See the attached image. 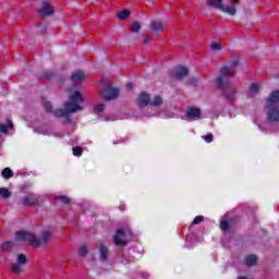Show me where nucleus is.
<instances>
[{"mask_svg": "<svg viewBox=\"0 0 279 279\" xmlns=\"http://www.w3.org/2000/svg\"><path fill=\"white\" fill-rule=\"evenodd\" d=\"M236 64H239V59L232 60V63L230 64V66L228 65L222 66L220 69L219 75L215 80L218 88H220L221 90H225L223 95L226 99H228L229 101H232V99L236 97V89H234V87L230 85V78L232 77V75H234V71H232V69H234Z\"/></svg>", "mask_w": 279, "mask_h": 279, "instance_id": "obj_1", "label": "nucleus"}, {"mask_svg": "<svg viewBox=\"0 0 279 279\" xmlns=\"http://www.w3.org/2000/svg\"><path fill=\"white\" fill-rule=\"evenodd\" d=\"M82 104H84L82 94L80 92H73L70 95L69 101L64 104V109H57L53 114L57 118L64 117V123L69 124L71 123V117H69V114L84 110Z\"/></svg>", "mask_w": 279, "mask_h": 279, "instance_id": "obj_2", "label": "nucleus"}, {"mask_svg": "<svg viewBox=\"0 0 279 279\" xmlns=\"http://www.w3.org/2000/svg\"><path fill=\"white\" fill-rule=\"evenodd\" d=\"M16 241H28L31 247H43L51 241V232L44 231L40 238H37L32 232L28 231H17L15 233Z\"/></svg>", "mask_w": 279, "mask_h": 279, "instance_id": "obj_3", "label": "nucleus"}, {"mask_svg": "<svg viewBox=\"0 0 279 279\" xmlns=\"http://www.w3.org/2000/svg\"><path fill=\"white\" fill-rule=\"evenodd\" d=\"M265 109L268 123H279V90H274L269 95Z\"/></svg>", "mask_w": 279, "mask_h": 279, "instance_id": "obj_4", "label": "nucleus"}, {"mask_svg": "<svg viewBox=\"0 0 279 279\" xmlns=\"http://www.w3.org/2000/svg\"><path fill=\"white\" fill-rule=\"evenodd\" d=\"M136 104L140 108H146V106L158 107L162 106V97L160 96H151L145 92H142L136 100Z\"/></svg>", "mask_w": 279, "mask_h": 279, "instance_id": "obj_5", "label": "nucleus"}, {"mask_svg": "<svg viewBox=\"0 0 279 279\" xmlns=\"http://www.w3.org/2000/svg\"><path fill=\"white\" fill-rule=\"evenodd\" d=\"M202 117V110L196 107H189L186 109L185 116L182 117L183 121H197Z\"/></svg>", "mask_w": 279, "mask_h": 279, "instance_id": "obj_6", "label": "nucleus"}, {"mask_svg": "<svg viewBox=\"0 0 279 279\" xmlns=\"http://www.w3.org/2000/svg\"><path fill=\"white\" fill-rule=\"evenodd\" d=\"M101 96L106 101H111L112 99H117V97H119V88L107 87L102 90Z\"/></svg>", "mask_w": 279, "mask_h": 279, "instance_id": "obj_7", "label": "nucleus"}, {"mask_svg": "<svg viewBox=\"0 0 279 279\" xmlns=\"http://www.w3.org/2000/svg\"><path fill=\"white\" fill-rule=\"evenodd\" d=\"M189 75V69L182 65H178L172 69L171 76L177 80H182V77H186Z\"/></svg>", "mask_w": 279, "mask_h": 279, "instance_id": "obj_8", "label": "nucleus"}, {"mask_svg": "<svg viewBox=\"0 0 279 279\" xmlns=\"http://www.w3.org/2000/svg\"><path fill=\"white\" fill-rule=\"evenodd\" d=\"M113 241L116 245L125 247V245H128V242L125 241V231H123V229H118L113 236Z\"/></svg>", "mask_w": 279, "mask_h": 279, "instance_id": "obj_9", "label": "nucleus"}, {"mask_svg": "<svg viewBox=\"0 0 279 279\" xmlns=\"http://www.w3.org/2000/svg\"><path fill=\"white\" fill-rule=\"evenodd\" d=\"M21 204L22 206H38L40 204V199L35 194H31L23 197Z\"/></svg>", "mask_w": 279, "mask_h": 279, "instance_id": "obj_10", "label": "nucleus"}, {"mask_svg": "<svg viewBox=\"0 0 279 279\" xmlns=\"http://www.w3.org/2000/svg\"><path fill=\"white\" fill-rule=\"evenodd\" d=\"M39 14L43 16V19H46V16H51V14H53V7H51L48 2H43Z\"/></svg>", "mask_w": 279, "mask_h": 279, "instance_id": "obj_11", "label": "nucleus"}, {"mask_svg": "<svg viewBox=\"0 0 279 279\" xmlns=\"http://www.w3.org/2000/svg\"><path fill=\"white\" fill-rule=\"evenodd\" d=\"M98 250H99V260H101V263H106V260H108V254H110L108 246H106L104 243H100L98 246Z\"/></svg>", "mask_w": 279, "mask_h": 279, "instance_id": "obj_12", "label": "nucleus"}, {"mask_svg": "<svg viewBox=\"0 0 279 279\" xmlns=\"http://www.w3.org/2000/svg\"><path fill=\"white\" fill-rule=\"evenodd\" d=\"M84 80H86V74L84 73V71L76 70L72 73V82H74V84L84 82Z\"/></svg>", "mask_w": 279, "mask_h": 279, "instance_id": "obj_13", "label": "nucleus"}, {"mask_svg": "<svg viewBox=\"0 0 279 279\" xmlns=\"http://www.w3.org/2000/svg\"><path fill=\"white\" fill-rule=\"evenodd\" d=\"M221 12L226 14H230V16H234L236 14V7L235 5H223L221 7Z\"/></svg>", "mask_w": 279, "mask_h": 279, "instance_id": "obj_14", "label": "nucleus"}, {"mask_svg": "<svg viewBox=\"0 0 279 279\" xmlns=\"http://www.w3.org/2000/svg\"><path fill=\"white\" fill-rule=\"evenodd\" d=\"M258 90H260V84L258 83L251 84L248 89V97H256V95H258Z\"/></svg>", "mask_w": 279, "mask_h": 279, "instance_id": "obj_15", "label": "nucleus"}, {"mask_svg": "<svg viewBox=\"0 0 279 279\" xmlns=\"http://www.w3.org/2000/svg\"><path fill=\"white\" fill-rule=\"evenodd\" d=\"M24 267L22 264H17L14 263L11 265V271L15 275V276H21L22 272L24 271Z\"/></svg>", "mask_w": 279, "mask_h": 279, "instance_id": "obj_16", "label": "nucleus"}, {"mask_svg": "<svg viewBox=\"0 0 279 279\" xmlns=\"http://www.w3.org/2000/svg\"><path fill=\"white\" fill-rule=\"evenodd\" d=\"M256 256L255 255H248L244 258L243 263L246 267H254L256 265Z\"/></svg>", "mask_w": 279, "mask_h": 279, "instance_id": "obj_17", "label": "nucleus"}, {"mask_svg": "<svg viewBox=\"0 0 279 279\" xmlns=\"http://www.w3.org/2000/svg\"><path fill=\"white\" fill-rule=\"evenodd\" d=\"M150 27L155 34H160L165 26L162 25V22H153Z\"/></svg>", "mask_w": 279, "mask_h": 279, "instance_id": "obj_18", "label": "nucleus"}, {"mask_svg": "<svg viewBox=\"0 0 279 279\" xmlns=\"http://www.w3.org/2000/svg\"><path fill=\"white\" fill-rule=\"evenodd\" d=\"M207 3L210 8H216L217 10H221L223 7L222 0H207Z\"/></svg>", "mask_w": 279, "mask_h": 279, "instance_id": "obj_19", "label": "nucleus"}, {"mask_svg": "<svg viewBox=\"0 0 279 279\" xmlns=\"http://www.w3.org/2000/svg\"><path fill=\"white\" fill-rule=\"evenodd\" d=\"M13 126L14 124L12 121L8 120L7 124L0 123V132H2V134H8V130H12Z\"/></svg>", "mask_w": 279, "mask_h": 279, "instance_id": "obj_20", "label": "nucleus"}, {"mask_svg": "<svg viewBox=\"0 0 279 279\" xmlns=\"http://www.w3.org/2000/svg\"><path fill=\"white\" fill-rule=\"evenodd\" d=\"M0 197L8 199L9 197H12V192H10V190H8L7 187H1L0 189Z\"/></svg>", "mask_w": 279, "mask_h": 279, "instance_id": "obj_21", "label": "nucleus"}, {"mask_svg": "<svg viewBox=\"0 0 279 279\" xmlns=\"http://www.w3.org/2000/svg\"><path fill=\"white\" fill-rule=\"evenodd\" d=\"M220 228H221V230H223L225 232H228V230H230V220L225 217V218L222 219V221L220 222Z\"/></svg>", "mask_w": 279, "mask_h": 279, "instance_id": "obj_22", "label": "nucleus"}, {"mask_svg": "<svg viewBox=\"0 0 279 279\" xmlns=\"http://www.w3.org/2000/svg\"><path fill=\"white\" fill-rule=\"evenodd\" d=\"M13 175H14V172L10 168H5L2 171V177H4L5 180H10V178H12Z\"/></svg>", "mask_w": 279, "mask_h": 279, "instance_id": "obj_23", "label": "nucleus"}, {"mask_svg": "<svg viewBox=\"0 0 279 279\" xmlns=\"http://www.w3.org/2000/svg\"><path fill=\"white\" fill-rule=\"evenodd\" d=\"M19 265L25 266L27 265V256H25V254H20L17 256V262Z\"/></svg>", "mask_w": 279, "mask_h": 279, "instance_id": "obj_24", "label": "nucleus"}, {"mask_svg": "<svg viewBox=\"0 0 279 279\" xmlns=\"http://www.w3.org/2000/svg\"><path fill=\"white\" fill-rule=\"evenodd\" d=\"M128 16H130V11L128 10L118 12V19H120V21L128 19Z\"/></svg>", "mask_w": 279, "mask_h": 279, "instance_id": "obj_25", "label": "nucleus"}, {"mask_svg": "<svg viewBox=\"0 0 279 279\" xmlns=\"http://www.w3.org/2000/svg\"><path fill=\"white\" fill-rule=\"evenodd\" d=\"M88 254V246L86 245H82L80 248H78V256H86Z\"/></svg>", "mask_w": 279, "mask_h": 279, "instance_id": "obj_26", "label": "nucleus"}, {"mask_svg": "<svg viewBox=\"0 0 279 279\" xmlns=\"http://www.w3.org/2000/svg\"><path fill=\"white\" fill-rule=\"evenodd\" d=\"M104 110H106V105L104 104H98L94 106V112L96 113L104 112Z\"/></svg>", "mask_w": 279, "mask_h": 279, "instance_id": "obj_27", "label": "nucleus"}, {"mask_svg": "<svg viewBox=\"0 0 279 279\" xmlns=\"http://www.w3.org/2000/svg\"><path fill=\"white\" fill-rule=\"evenodd\" d=\"M131 31L134 32L135 34H138V32H141V24H138V22H134L131 25Z\"/></svg>", "mask_w": 279, "mask_h": 279, "instance_id": "obj_28", "label": "nucleus"}, {"mask_svg": "<svg viewBox=\"0 0 279 279\" xmlns=\"http://www.w3.org/2000/svg\"><path fill=\"white\" fill-rule=\"evenodd\" d=\"M43 106H44L45 110H47L48 112H52V106L49 100H43Z\"/></svg>", "mask_w": 279, "mask_h": 279, "instance_id": "obj_29", "label": "nucleus"}, {"mask_svg": "<svg viewBox=\"0 0 279 279\" xmlns=\"http://www.w3.org/2000/svg\"><path fill=\"white\" fill-rule=\"evenodd\" d=\"M72 151H73V156H77V157L82 156L83 154L82 147L80 146L73 147Z\"/></svg>", "mask_w": 279, "mask_h": 279, "instance_id": "obj_30", "label": "nucleus"}, {"mask_svg": "<svg viewBox=\"0 0 279 279\" xmlns=\"http://www.w3.org/2000/svg\"><path fill=\"white\" fill-rule=\"evenodd\" d=\"M202 138L205 141V143H213V141H214L213 133H209L207 135H203Z\"/></svg>", "mask_w": 279, "mask_h": 279, "instance_id": "obj_31", "label": "nucleus"}, {"mask_svg": "<svg viewBox=\"0 0 279 279\" xmlns=\"http://www.w3.org/2000/svg\"><path fill=\"white\" fill-rule=\"evenodd\" d=\"M213 51H219L221 49V44L219 41H214L211 44Z\"/></svg>", "mask_w": 279, "mask_h": 279, "instance_id": "obj_32", "label": "nucleus"}, {"mask_svg": "<svg viewBox=\"0 0 279 279\" xmlns=\"http://www.w3.org/2000/svg\"><path fill=\"white\" fill-rule=\"evenodd\" d=\"M57 199L61 202V204H69L71 202L68 196H58Z\"/></svg>", "mask_w": 279, "mask_h": 279, "instance_id": "obj_33", "label": "nucleus"}, {"mask_svg": "<svg viewBox=\"0 0 279 279\" xmlns=\"http://www.w3.org/2000/svg\"><path fill=\"white\" fill-rule=\"evenodd\" d=\"M202 221H204V216H196L193 220V223L198 226V223H202Z\"/></svg>", "mask_w": 279, "mask_h": 279, "instance_id": "obj_34", "label": "nucleus"}, {"mask_svg": "<svg viewBox=\"0 0 279 279\" xmlns=\"http://www.w3.org/2000/svg\"><path fill=\"white\" fill-rule=\"evenodd\" d=\"M2 247H3V250H8V247H12V241L2 243Z\"/></svg>", "mask_w": 279, "mask_h": 279, "instance_id": "obj_35", "label": "nucleus"}, {"mask_svg": "<svg viewBox=\"0 0 279 279\" xmlns=\"http://www.w3.org/2000/svg\"><path fill=\"white\" fill-rule=\"evenodd\" d=\"M133 88H134V84L133 83L126 84V90H132Z\"/></svg>", "mask_w": 279, "mask_h": 279, "instance_id": "obj_36", "label": "nucleus"}, {"mask_svg": "<svg viewBox=\"0 0 279 279\" xmlns=\"http://www.w3.org/2000/svg\"><path fill=\"white\" fill-rule=\"evenodd\" d=\"M121 263H122L123 265H128V263H130V259L123 257V255H122Z\"/></svg>", "mask_w": 279, "mask_h": 279, "instance_id": "obj_37", "label": "nucleus"}, {"mask_svg": "<svg viewBox=\"0 0 279 279\" xmlns=\"http://www.w3.org/2000/svg\"><path fill=\"white\" fill-rule=\"evenodd\" d=\"M48 80H51L53 77V73L49 72L45 74Z\"/></svg>", "mask_w": 279, "mask_h": 279, "instance_id": "obj_38", "label": "nucleus"}, {"mask_svg": "<svg viewBox=\"0 0 279 279\" xmlns=\"http://www.w3.org/2000/svg\"><path fill=\"white\" fill-rule=\"evenodd\" d=\"M150 40H151L150 37H146V38L144 39V45H147V43H149Z\"/></svg>", "mask_w": 279, "mask_h": 279, "instance_id": "obj_39", "label": "nucleus"}, {"mask_svg": "<svg viewBox=\"0 0 279 279\" xmlns=\"http://www.w3.org/2000/svg\"><path fill=\"white\" fill-rule=\"evenodd\" d=\"M230 1H231L232 5H238V3H239V0H230Z\"/></svg>", "mask_w": 279, "mask_h": 279, "instance_id": "obj_40", "label": "nucleus"}, {"mask_svg": "<svg viewBox=\"0 0 279 279\" xmlns=\"http://www.w3.org/2000/svg\"><path fill=\"white\" fill-rule=\"evenodd\" d=\"M238 279H247V277L240 276Z\"/></svg>", "mask_w": 279, "mask_h": 279, "instance_id": "obj_41", "label": "nucleus"}, {"mask_svg": "<svg viewBox=\"0 0 279 279\" xmlns=\"http://www.w3.org/2000/svg\"><path fill=\"white\" fill-rule=\"evenodd\" d=\"M259 130H263V126L262 125H258Z\"/></svg>", "mask_w": 279, "mask_h": 279, "instance_id": "obj_42", "label": "nucleus"}]
</instances>
